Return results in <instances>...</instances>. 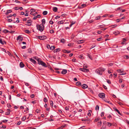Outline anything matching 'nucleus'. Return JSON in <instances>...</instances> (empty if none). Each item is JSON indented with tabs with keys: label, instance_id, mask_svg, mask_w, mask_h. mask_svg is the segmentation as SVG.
I'll return each instance as SVG.
<instances>
[{
	"label": "nucleus",
	"instance_id": "obj_32",
	"mask_svg": "<svg viewBox=\"0 0 129 129\" xmlns=\"http://www.w3.org/2000/svg\"><path fill=\"white\" fill-rule=\"evenodd\" d=\"M55 48V46H51L50 47V49L52 50H53Z\"/></svg>",
	"mask_w": 129,
	"mask_h": 129
},
{
	"label": "nucleus",
	"instance_id": "obj_13",
	"mask_svg": "<svg viewBox=\"0 0 129 129\" xmlns=\"http://www.w3.org/2000/svg\"><path fill=\"white\" fill-rule=\"evenodd\" d=\"M113 34L115 35H116L120 34V32L118 31H116L113 32Z\"/></svg>",
	"mask_w": 129,
	"mask_h": 129
},
{
	"label": "nucleus",
	"instance_id": "obj_17",
	"mask_svg": "<svg viewBox=\"0 0 129 129\" xmlns=\"http://www.w3.org/2000/svg\"><path fill=\"white\" fill-rule=\"evenodd\" d=\"M53 10L54 12H56L57 11V8L56 7H54L53 8Z\"/></svg>",
	"mask_w": 129,
	"mask_h": 129
},
{
	"label": "nucleus",
	"instance_id": "obj_19",
	"mask_svg": "<svg viewBox=\"0 0 129 129\" xmlns=\"http://www.w3.org/2000/svg\"><path fill=\"white\" fill-rule=\"evenodd\" d=\"M102 122L101 121H100V122H98L97 126L99 127H100L101 126V124H102Z\"/></svg>",
	"mask_w": 129,
	"mask_h": 129
},
{
	"label": "nucleus",
	"instance_id": "obj_28",
	"mask_svg": "<svg viewBox=\"0 0 129 129\" xmlns=\"http://www.w3.org/2000/svg\"><path fill=\"white\" fill-rule=\"evenodd\" d=\"M42 22L43 25L45 23V20L44 19H43L42 21Z\"/></svg>",
	"mask_w": 129,
	"mask_h": 129
},
{
	"label": "nucleus",
	"instance_id": "obj_49",
	"mask_svg": "<svg viewBox=\"0 0 129 129\" xmlns=\"http://www.w3.org/2000/svg\"><path fill=\"white\" fill-rule=\"evenodd\" d=\"M107 82L109 84H111V82L110 80H107Z\"/></svg>",
	"mask_w": 129,
	"mask_h": 129
},
{
	"label": "nucleus",
	"instance_id": "obj_18",
	"mask_svg": "<svg viewBox=\"0 0 129 129\" xmlns=\"http://www.w3.org/2000/svg\"><path fill=\"white\" fill-rule=\"evenodd\" d=\"M66 125V124H65L64 125V126L62 125L60 127H58L57 128V129H63V128L64 127H65Z\"/></svg>",
	"mask_w": 129,
	"mask_h": 129
},
{
	"label": "nucleus",
	"instance_id": "obj_63",
	"mask_svg": "<svg viewBox=\"0 0 129 129\" xmlns=\"http://www.w3.org/2000/svg\"><path fill=\"white\" fill-rule=\"evenodd\" d=\"M106 126L104 127L103 126L101 127V129H106Z\"/></svg>",
	"mask_w": 129,
	"mask_h": 129
},
{
	"label": "nucleus",
	"instance_id": "obj_22",
	"mask_svg": "<svg viewBox=\"0 0 129 129\" xmlns=\"http://www.w3.org/2000/svg\"><path fill=\"white\" fill-rule=\"evenodd\" d=\"M76 85L77 86H79L81 85V83L80 82L78 81L76 83Z\"/></svg>",
	"mask_w": 129,
	"mask_h": 129
},
{
	"label": "nucleus",
	"instance_id": "obj_42",
	"mask_svg": "<svg viewBox=\"0 0 129 129\" xmlns=\"http://www.w3.org/2000/svg\"><path fill=\"white\" fill-rule=\"evenodd\" d=\"M4 32H5V33H8V32H10V31H9L8 30H7L6 29H5L4 30Z\"/></svg>",
	"mask_w": 129,
	"mask_h": 129
},
{
	"label": "nucleus",
	"instance_id": "obj_5",
	"mask_svg": "<svg viewBox=\"0 0 129 129\" xmlns=\"http://www.w3.org/2000/svg\"><path fill=\"white\" fill-rule=\"evenodd\" d=\"M99 96L102 98H105V94L103 93H100L99 94Z\"/></svg>",
	"mask_w": 129,
	"mask_h": 129
},
{
	"label": "nucleus",
	"instance_id": "obj_12",
	"mask_svg": "<svg viewBox=\"0 0 129 129\" xmlns=\"http://www.w3.org/2000/svg\"><path fill=\"white\" fill-rule=\"evenodd\" d=\"M63 52L64 53H69L71 52V51H70L67 50H63Z\"/></svg>",
	"mask_w": 129,
	"mask_h": 129
},
{
	"label": "nucleus",
	"instance_id": "obj_44",
	"mask_svg": "<svg viewBox=\"0 0 129 129\" xmlns=\"http://www.w3.org/2000/svg\"><path fill=\"white\" fill-rule=\"evenodd\" d=\"M120 105H123V104L121 102H117Z\"/></svg>",
	"mask_w": 129,
	"mask_h": 129
},
{
	"label": "nucleus",
	"instance_id": "obj_58",
	"mask_svg": "<svg viewBox=\"0 0 129 129\" xmlns=\"http://www.w3.org/2000/svg\"><path fill=\"white\" fill-rule=\"evenodd\" d=\"M80 70H81L82 71L84 72V70L85 69L84 68L82 69V68H80Z\"/></svg>",
	"mask_w": 129,
	"mask_h": 129
},
{
	"label": "nucleus",
	"instance_id": "obj_56",
	"mask_svg": "<svg viewBox=\"0 0 129 129\" xmlns=\"http://www.w3.org/2000/svg\"><path fill=\"white\" fill-rule=\"evenodd\" d=\"M12 17V15H9V16H8L7 17V18H9L10 17Z\"/></svg>",
	"mask_w": 129,
	"mask_h": 129
},
{
	"label": "nucleus",
	"instance_id": "obj_48",
	"mask_svg": "<svg viewBox=\"0 0 129 129\" xmlns=\"http://www.w3.org/2000/svg\"><path fill=\"white\" fill-rule=\"evenodd\" d=\"M99 118L95 119V120H94V122H97V121H98V120H99Z\"/></svg>",
	"mask_w": 129,
	"mask_h": 129
},
{
	"label": "nucleus",
	"instance_id": "obj_37",
	"mask_svg": "<svg viewBox=\"0 0 129 129\" xmlns=\"http://www.w3.org/2000/svg\"><path fill=\"white\" fill-rule=\"evenodd\" d=\"M25 32L29 34L30 33V31L28 30H26L25 31Z\"/></svg>",
	"mask_w": 129,
	"mask_h": 129
},
{
	"label": "nucleus",
	"instance_id": "obj_21",
	"mask_svg": "<svg viewBox=\"0 0 129 129\" xmlns=\"http://www.w3.org/2000/svg\"><path fill=\"white\" fill-rule=\"evenodd\" d=\"M89 112L87 114V115L89 116V117H90L91 116V113L92 112V111L91 110H89Z\"/></svg>",
	"mask_w": 129,
	"mask_h": 129
},
{
	"label": "nucleus",
	"instance_id": "obj_40",
	"mask_svg": "<svg viewBox=\"0 0 129 129\" xmlns=\"http://www.w3.org/2000/svg\"><path fill=\"white\" fill-rule=\"evenodd\" d=\"M13 20L11 19H8L7 20V21L9 22H11L13 21Z\"/></svg>",
	"mask_w": 129,
	"mask_h": 129
},
{
	"label": "nucleus",
	"instance_id": "obj_3",
	"mask_svg": "<svg viewBox=\"0 0 129 129\" xmlns=\"http://www.w3.org/2000/svg\"><path fill=\"white\" fill-rule=\"evenodd\" d=\"M37 61H38V63L39 64H41L44 67H47V66L45 63H44L43 61L40 60V59L38 58Z\"/></svg>",
	"mask_w": 129,
	"mask_h": 129
},
{
	"label": "nucleus",
	"instance_id": "obj_34",
	"mask_svg": "<svg viewBox=\"0 0 129 129\" xmlns=\"http://www.w3.org/2000/svg\"><path fill=\"white\" fill-rule=\"evenodd\" d=\"M61 42L62 43H64L65 42V40L63 39H62L61 40Z\"/></svg>",
	"mask_w": 129,
	"mask_h": 129
},
{
	"label": "nucleus",
	"instance_id": "obj_4",
	"mask_svg": "<svg viewBox=\"0 0 129 129\" xmlns=\"http://www.w3.org/2000/svg\"><path fill=\"white\" fill-rule=\"evenodd\" d=\"M38 39H40V40H43L47 38V37L45 36H40L38 37Z\"/></svg>",
	"mask_w": 129,
	"mask_h": 129
},
{
	"label": "nucleus",
	"instance_id": "obj_61",
	"mask_svg": "<svg viewBox=\"0 0 129 129\" xmlns=\"http://www.w3.org/2000/svg\"><path fill=\"white\" fill-rule=\"evenodd\" d=\"M94 21L93 20H89L88 21V22L89 23H92Z\"/></svg>",
	"mask_w": 129,
	"mask_h": 129
},
{
	"label": "nucleus",
	"instance_id": "obj_14",
	"mask_svg": "<svg viewBox=\"0 0 129 129\" xmlns=\"http://www.w3.org/2000/svg\"><path fill=\"white\" fill-rule=\"evenodd\" d=\"M30 60L34 64H35L36 63V62L35 60L31 58H30Z\"/></svg>",
	"mask_w": 129,
	"mask_h": 129
},
{
	"label": "nucleus",
	"instance_id": "obj_36",
	"mask_svg": "<svg viewBox=\"0 0 129 129\" xmlns=\"http://www.w3.org/2000/svg\"><path fill=\"white\" fill-rule=\"evenodd\" d=\"M44 101L45 103H46L47 102V100L46 97H45L44 98Z\"/></svg>",
	"mask_w": 129,
	"mask_h": 129
},
{
	"label": "nucleus",
	"instance_id": "obj_38",
	"mask_svg": "<svg viewBox=\"0 0 129 129\" xmlns=\"http://www.w3.org/2000/svg\"><path fill=\"white\" fill-rule=\"evenodd\" d=\"M26 117H23L22 118V120L23 121H24L26 119Z\"/></svg>",
	"mask_w": 129,
	"mask_h": 129
},
{
	"label": "nucleus",
	"instance_id": "obj_41",
	"mask_svg": "<svg viewBox=\"0 0 129 129\" xmlns=\"http://www.w3.org/2000/svg\"><path fill=\"white\" fill-rule=\"evenodd\" d=\"M34 97H35L34 95L33 94H31L30 95V97L31 98H34Z\"/></svg>",
	"mask_w": 129,
	"mask_h": 129
},
{
	"label": "nucleus",
	"instance_id": "obj_47",
	"mask_svg": "<svg viewBox=\"0 0 129 129\" xmlns=\"http://www.w3.org/2000/svg\"><path fill=\"white\" fill-rule=\"evenodd\" d=\"M103 87L105 89H107V87H106V86H105V85H103Z\"/></svg>",
	"mask_w": 129,
	"mask_h": 129
},
{
	"label": "nucleus",
	"instance_id": "obj_26",
	"mask_svg": "<svg viewBox=\"0 0 129 129\" xmlns=\"http://www.w3.org/2000/svg\"><path fill=\"white\" fill-rule=\"evenodd\" d=\"M49 103H50V106L51 107L52 106V107H53V102L52 101H50Z\"/></svg>",
	"mask_w": 129,
	"mask_h": 129
},
{
	"label": "nucleus",
	"instance_id": "obj_10",
	"mask_svg": "<svg viewBox=\"0 0 129 129\" xmlns=\"http://www.w3.org/2000/svg\"><path fill=\"white\" fill-rule=\"evenodd\" d=\"M20 39L21 41H22L23 40V38L21 37V36H18L16 39V40H18L19 39Z\"/></svg>",
	"mask_w": 129,
	"mask_h": 129
},
{
	"label": "nucleus",
	"instance_id": "obj_1",
	"mask_svg": "<svg viewBox=\"0 0 129 129\" xmlns=\"http://www.w3.org/2000/svg\"><path fill=\"white\" fill-rule=\"evenodd\" d=\"M105 69L103 68H99L97 69L95 71V72L98 74L101 75L102 74L103 72L104 71Z\"/></svg>",
	"mask_w": 129,
	"mask_h": 129
},
{
	"label": "nucleus",
	"instance_id": "obj_6",
	"mask_svg": "<svg viewBox=\"0 0 129 129\" xmlns=\"http://www.w3.org/2000/svg\"><path fill=\"white\" fill-rule=\"evenodd\" d=\"M87 6L85 4H83L81 6H79L78 8L79 9H82L86 7Z\"/></svg>",
	"mask_w": 129,
	"mask_h": 129
},
{
	"label": "nucleus",
	"instance_id": "obj_59",
	"mask_svg": "<svg viewBox=\"0 0 129 129\" xmlns=\"http://www.w3.org/2000/svg\"><path fill=\"white\" fill-rule=\"evenodd\" d=\"M50 69L52 72H54V71L52 68H50Z\"/></svg>",
	"mask_w": 129,
	"mask_h": 129
},
{
	"label": "nucleus",
	"instance_id": "obj_57",
	"mask_svg": "<svg viewBox=\"0 0 129 129\" xmlns=\"http://www.w3.org/2000/svg\"><path fill=\"white\" fill-rule=\"evenodd\" d=\"M88 54V55H87V56L89 57V58L90 59H91V60H92L91 56L89 54Z\"/></svg>",
	"mask_w": 129,
	"mask_h": 129
},
{
	"label": "nucleus",
	"instance_id": "obj_27",
	"mask_svg": "<svg viewBox=\"0 0 129 129\" xmlns=\"http://www.w3.org/2000/svg\"><path fill=\"white\" fill-rule=\"evenodd\" d=\"M117 72L120 73H122L123 72V70L122 69L117 70Z\"/></svg>",
	"mask_w": 129,
	"mask_h": 129
},
{
	"label": "nucleus",
	"instance_id": "obj_11",
	"mask_svg": "<svg viewBox=\"0 0 129 129\" xmlns=\"http://www.w3.org/2000/svg\"><path fill=\"white\" fill-rule=\"evenodd\" d=\"M67 72V70H63L61 72V74H66Z\"/></svg>",
	"mask_w": 129,
	"mask_h": 129
},
{
	"label": "nucleus",
	"instance_id": "obj_20",
	"mask_svg": "<svg viewBox=\"0 0 129 129\" xmlns=\"http://www.w3.org/2000/svg\"><path fill=\"white\" fill-rule=\"evenodd\" d=\"M84 42V41L83 40H78L77 42L78 44H80L81 43H83Z\"/></svg>",
	"mask_w": 129,
	"mask_h": 129
},
{
	"label": "nucleus",
	"instance_id": "obj_8",
	"mask_svg": "<svg viewBox=\"0 0 129 129\" xmlns=\"http://www.w3.org/2000/svg\"><path fill=\"white\" fill-rule=\"evenodd\" d=\"M114 109L115 110V111L117 112L120 115H121V113H120V111L118 109H117L116 108H114Z\"/></svg>",
	"mask_w": 129,
	"mask_h": 129
},
{
	"label": "nucleus",
	"instance_id": "obj_53",
	"mask_svg": "<svg viewBox=\"0 0 129 129\" xmlns=\"http://www.w3.org/2000/svg\"><path fill=\"white\" fill-rule=\"evenodd\" d=\"M104 112H102L101 113V117L103 116H104Z\"/></svg>",
	"mask_w": 129,
	"mask_h": 129
},
{
	"label": "nucleus",
	"instance_id": "obj_46",
	"mask_svg": "<svg viewBox=\"0 0 129 129\" xmlns=\"http://www.w3.org/2000/svg\"><path fill=\"white\" fill-rule=\"evenodd\" d=\"M54 32V30H50V33H53Z\"/></svg>",
	"mask_w": 129,
	"mask_h": 129
},
{
	"label": "nucleus",
	"instance_id": "obj_33",
	"mask_svg": "<svg viewBox=\"0 0 129 129\" xmlns=\"http://www.w3.org/2000/svg\"><path fill=\"white\" fill-rule=\"evenodd\" d=\"M105 25L103 24V25H101L99 26H98L100 27V28H102L104 27Z\"/></svg>",
	"mask_w": 129,
	"mask_h": 129
},
{
	"label": "nucleus",
	"instance_id": "obj_52",
	"mask_svg": "<svg viewBox=\"0 0 129 129\" xmlns=\"http://www.w3.org/2000/svg\"><path fill=\"white\" fill-rule=\"evenodd\" d=\"M124 57L126 59H128L129 58L128 56L127 55H125Z\"/></svg>",
	"mask_w": 129,
	"mask_h": 129
},
{
	"label": "nucleus",
	"instance_id": "obj_16",
	"mask_svg": "<svg viewBox=\"0 0 129 129\" xmlns=\"http://www.w3.org/2000/svg\"><path fill=\"white\" fill-rule=\"evenodd\" d=\"M19 65L21 68H22L24 66V65L22 62H20Z\"/></svg>",
	"mask_w": 129,
	"mask_h": 129
},
{
	"label": "nucleus",
	"instance_id": "obj_9",
	"mask_svg": "<svg viewBox=\"0 0 129 129\" xmlns=\"http://www.w3.org/2000/svg\"><path fill=\"white\" fill-rule=\"evenodd\" d=\"M0 43L2 44H4V43L6 44V42L4 41H3V40L2 38H0Z\"/></svg>",
	"mask_w": 129,
	"mask_h": 129
},
{
	"label": "nucleus",
	"instance_id": "obj_29",
	"mask_svg": "<svg viewBox=\"0 0 129 129\" xmlns=\"http://www.w3.org/2000/svg\"><path fill=\"white\" fill-rule=\"evenodd\" d=\"M28 53H32V51L31 50V49L30 48H29L28 49Z\"/></svg>",
	"mask_w": 129,
	"mask_h": 129
},
{
	"label": "nucleus",
	"instance_id": "obj_15",
	"mask_svg": "<svg viewBox=\"0 0 129 129\" xmlns=\"http://www.w3.org/2000/svg\"><path fill=\"white\" fill-rule=\"evenodd\" d=\"M12 11L11 10H8L7 11V12L6 13V15H8L9 14V13H11L12 12Z\"/></svg>",
	"mask_w": 129,
	"mask_h": 129
},
{
	"label": "nucleus",
	"instance_id": "obj_51",
	"mask_svg": "<svg viewBox=\"0 0 129 129\" xmlns=\"http://www.w3.org/2000/svg\"><path fill=\"white\" fill-rule=\"evenodd\" d=\"M8 121V120L6 119L2 121V122L4 123H5L7 122Z\"/></svg>",
	"mask_w": 129,
	"mask_h": 129
},
{
	"label": "nucleus",
	"instance_id": "obj_60",
	"mask_svg": "<svg viewBox=\"0 0 129 129\" xmlns=\"http://www.w3.org/2000/svg\"><path fill=\"white\" fill-rule=\"evenodd\" d=\"M0 79L2 81H4V79L3 77L2 76H1L0 77Z\"/></svg>",
	"mask_w": 129,
	"mask_h": 129
},
{
	"label": "nucleus",
	"instance_id": "obj_54",
	"mask_svg": "<svg viewBox=\"0 0 129 129\" xmlns=\"http://www.w3.org/2000/svg\"><path fill=\"white\" fill-rule=\"evenodd\" d=\"M10 113L9 112V111H7V112H6L5 114L6 115H9V114Z\"/></svg>",
	"mask_w": 129,
	"mask_h": 129
},
{
	"label": "nucleus",
	"instance_id": "obj_43",
	"mask_svg": "<svg viewBox=\"0 0 129 129\" xmlns=\"http://www.w3.org/2000/svg\"><path fill=\"white\" fill-rule=\"evenodd\" d=\"M104 101L105 102H107V103H109L110 104H111V103H110V101H107V99H105L104 100Z\"/></svg>",
	"mask_w": 129,
	"mask_h": 129
},
{
	"label": "nucleus",
	"instance_id": "obj_62",
	"mask_svg": "<svg viewBox=\"0 0 129 129\" xmlns=\"http://www.w3.org/2000/svg\"><path fill=\"white\" fill-rule=\"evenodd\" d=\"M30 11L31 12H34L35 11V10L34 9H31L30 10Z\"/></svg>",
	"mask_w": 129,
	"mask_h": 129
},
{
	"label": "nucleus",
	"instance_id": "obj_64",
	"mask_svg": "<svg viewBox=\"0 0 129 129\" xmlns=\"http://www.w3.org/2000/svg\"><path fill=\"white\" fill-rule=\"evenodd\" d=\"M60 16H56L55 17V19H58L59 18H60Z\"/></svg>",
	"mask_w": 129,
	"mask_h": 129
},
{
	"label": "nucleus",
	"instance_id": "obj_35",
	"mask_svg": "<svg viewBox=\"0 0 129 129\" xmlns=\"http://www.w3.org/2000/svg\"><path fill=\"white\" fill-rule=\"evenodd\" d=\"M99 106L98 105L96 106L95 107V110H99Z\"/></svg>",
	"mask_w": 129,
	"mask_h": 129
},
{
	"label": "nucleus",
	"instance_id": "obj_39",
	"mask_svg": "<svg viewBox=\"0 0 129 129\" xmlns=\"http://www.w3.org/2000/svg\"><path fill=\"white\" fill-rule=\"evenodd\" d=\"M84 72H87L89 71V70L88 69H85L84 70Z\"/></svg>",
	"mask_w": 129,
	"mask_h": 129
},
{
	"label": "nucleus",
	"instance_id": "obj_45",
	"mask_svg": "<svg viewBox=\"0 0 129 129\" xmlns=\"http://www.w3.org/2000/svg\"><path fill=\"white\" fill-rule=\"evenodd\" d=\"M107 123L108 124H107V125H109V126H111V125H112V124L111 123H109V122H107Z\"/></svg>",
	"mask_w": 129,
	"mask_h": 129
},
{
	"label": "nucleus",
	"instance_id": "obj_30",
	"mask_svg": "<svg viewBox=\"0 0 129 129\" xmlns=\"http://www.w3.org/2000/svg\"><path fill=\"white\" fill-rule=\"evenodd\" d=\"M47 12L46 11H45L43 12V14L44 15H45L47 14Z\"/></svg>",
	"mask_w": 129,
	"mask_h": 129
},
{
	"label": "nucleus",
	"instance_id": "obj_24",
	"mask_svg": "<svg viewBox=\"0 0 129 129\" xmlns=\"http://www.w3.org/2000/svg\"><path fill=\"white\" fill-rule=\"evenodd\" d=\"M101 16H98L96 17H95V20H100L101 19Z\"/></svg>",
	"mask_w": 129,
	"mask_h": 129
},
{
	"label": "nucleus",
	"instance_id": "obj_7",
	"mask_svg": "<svg viewBox=\"0 0 129 129\" xmlns=\"http://www.w3.org/2000/svg\"><path fill=\"white\" fill-rule=\"evenodd\" d=\"M82 87L83 89H85L88 87V86L86 84H83L82 85Z\"/></svg>",
	"mask_w": 129,
	"mask_h": 129
},
{
	"label": "nucleus",
	"instance_id": "obj_25",
	"mask_svg": "<svg viewBox=\"0 0 129 129\" xmlns=\"http://www.w3.org/2000/svg\"><path fill=\"white\" fill-rule=\"evenodd\" d=\"M63 22L64 21L63 20H61V21H58L57 23L58 24H60L63 23Z\"/></svg>",
	"mask_w": 129,
	"mask_h": 129
},
{
	"label": "nucleus",
	"instance_id": "obj_2",
	"mask_svg": "<svg viewBox=\"0 0 129 129\" xmlns=\"http://www.w3.org/2000/svg\"><path fill=\"white\" fill-rule=\"evenodd\" d=\"M44 25L42 24H41L40 25L37 24L36 25L37 29L41 32H42L44 30Z\"/></svg>",
	"mask_w": 129,
	"mask_h": 129
},
{
	"label": "nucleus",
	"instance_id": "obj_50",
	"mask_svg": "<svg viewBox=\"0 0 129 129\" xmlns=\"http://www.w3.org/2000/svg\"><path fill=\"white\" fill-rule=\"evenodd\" d=\"M89 90L90 91V92L92 93H93V90L90 88H89Z\"/></svg>",
	"mask_w": 129,
	"mask_h": 129
},
{
	"label": "nucleus",
	"instance_id": "obj_23",
	"mask_svg": "<svg viewBox=\"0 0 129 129\" xmlns=\"http://www.w3.org/2000/svg\"><path fill=\"white\" fill-rule=\"evenodd\" d=\"M60 49L57 48V49L55 50H54V52H57L60 51Z\"/></svg>",
	"mask_w": 129,
	"mask_h": 129
},
{
	"label": "nucleus",
	"instance_id": "obj_31",
	"mask_svg": "<svg viewBox=\"0 0 129 129\" xmlns=\"http://www.w3.org/2000/svg\"><path fill=\"white\" fill-rule=\"evenodd\" d=\"M90 119L89 118L88 119H82V121H88Z\"/></svg>",
	"mask_w": 129,
	"mask_h": 129
},
{
	"label": "nucleus",
	"instance_id": "obj_55",
	"mask_svg": "<svg viewBox=\"0 0 129 129\" xmlns=\"http://www.w3.org/2000/svg\"><path fill=\"white\" fill-rule=\"evenodd\" d=\"M46 47L47 48H48V49H49L50 48V45L49 44L47 45V47Z\"/></svg>",
	"mask_w": 129,
	"mask_h": 129
}]
</instances>
